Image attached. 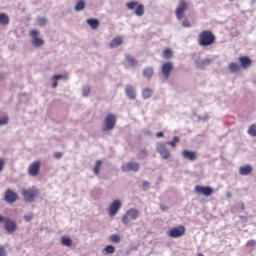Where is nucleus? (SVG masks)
Listing matches in <instances>:
<instances>
[{"mask_svg": "<svg viewBox=\"0 0 256 256\" xmlns=\"http://www.w3.org/2000/svg\"><path fill=\"white\" fill-rule=\"evenodd\" d=\"M143 76L146 77V79H151V77H153V68H145L143 70Z\"/></svg>", "mask_w": 256, "mask_h": 256, "instance_id": "26", "label": "nucleus"}, {"mask_svg": "<svg viewBox=\"0 0 256 256\" xmlns=\"http://www.w3.org/2000/svg\"><path fill=\"white\" fill-rule=\"evenodd\" d=\"M30 37L32 38V44L34 47H43V45H45V41L39 37L38 30H32L30 32Z\"/></svg>", "mask_w": 256, "mask_h": 256, "instance_id": "8", "label": "nucleus"}, {"mask_svg": "<svg viewBox=\"0 0 256 256\" xmlns=\"http://www.w3.org/2000/svg\"><path fill=\"white\" fill-rule=\"evenodd\" d=\"M161 209H162V211H165V207L162 206Z\"/></svg>", "mask_w": 256, "mask_h": 256, "instance_id": "52", "label": "nucleus"}, {"mask_svg": "<svg viewBox=\"0 0 256 256\" xmlns=\"http://www.w3.org/2000/svg\"><path fill=\"white\" fill-rule=\"evenodd\" d=\"M179 137L175 136L172 141H167L166 145H170V147H177V143H179Z\"/></svg>", "mask_w": 256, "mask_h": 256, "instance_id": "32", "label": "nucleus"}, {"mask_svg": "<svg viewBox=\"0 0 256 256\" xmlns=\"http://www.w3.org/2000/svg\"><path fill=\"white\" fill-rule=\"evenodd\" d=\"M8 122H9V118L7 116L0 118V125H7Z\"/></svg>", "mask_w": 256, "mask_h": 256, "instance_id": "37", "label": "nucleus"}, {"mask_svg": "<svg viewBox=\"0 0 256 256\" xmlns=\"http://www.w3.org/2000/svg\"><path fill=\"white\" fill-rule=\"evenodd\" d=\"M3 167H5V160L0 158V171H3Z\"/></svg>", "mask_w": 256, "mask_h": 256, "instance_id": "44", "label": "nucleus"}, {"mask_svg": "<svg viewBox=\"0 0 256 256\" xmlns=\"http://www.w3.org/2000/svg\"><path fill=\"white\" fill-rule=\"evenodd\" d=\"M139 218V210L135 208H130L123 216L122 223L123 225H129L131 221H135V219Z\"/></svg>", "mask_w": 256, "mask_h": 256, "instance_id": "3", "label": "nucleus"}, {"mask_svg": "<svg viewBox=\"0 0 256 256\" xmlns=\"http://www.w3.org/2000/svg\"><path fill=\"white\" fill-rule=\"evenodd\" d=\"M125 93L127 95V97H129V99H135V89L133 88V86H126L125 88Z\"/></svg>", "mask_w": 256, "mask_h": 256, "instance_id": "22", "label": "nucleus"}, {"mask_svg": "<svg viewBox=\"0 0 256 256\" xmlns=\"http://www.w3.org/2000/svg\"><path fill=\"white\" fill-rule=\"evenodd\" d=\"M37 22L40 27L47 25V19L45 17L38 18Z\"/></svg>", "mask_w": 256, "mask_h": 256, "instance_id": "36", "label": "nucleus"}, {"mask_svg": "<svg viewBox=\"0 0 256 256\" xmlns=\"http://www.w3.org/2000/svg\"><path fill=\"white\" fill-rule=\"evenodd\" d=\"M87 23L89 26H91V29H97V27H99V20L97 19H88Z\"/></svg>", "mask_w": 256, "mask_h": 256, "instance_id": "25", "label": "nucleus"}, {"mask_svg": "<svg viewBox=\"0 0 256 256\" xmlns=\"http://www.w3.org/2000/svg\"><path fill=\"white\" fill-rule=\"evenodd\" d=\"M119 45H123V39L121 37H116L110 42L109 47L110 49H115V47H119Z\"/></svg>", "mask_w": 256, "mask_h": 256, "instance_id": "19", "label": "nucleus"}, {"mask_svg": "<svg viewBox=\"0 0 256 256\" xmlns=\"http://www.w3.org/2000/svg\"><path fill=\"white\" fill-rule=\"evenodd\" d=\"M238 61L240 63V67H242V69H249V67H251L253 61L251 60V58H249V56H240L238 58Z\"/></svg>", "mask_w": 256, "mask_h": 256, "instance_id": "17", "label": "nucleus"}, {"mask_svg": "<svg viewBox=\"0 0 256 256\" xmlns=\"http://www.w3.org/2000/svg\"><path fill=\"white\" fill-rule=\"evenodd\" d=\"M228 69L230 73H239V71H241V65L235 62H231L228 66Z\"/></svg>", "mask_w": 256, "mask_h": 256, "instance_id": "21", "label": "nucleus"}, {"mask_svg": "<svg viewBox=\"0 0 256 256\" xmlns=\"http://www.w3.org/2000/svg\"><path fill=\"white\" fill-rule=\"evenodd\" d=\"M91 93V88L86 87L83 89V96L87 97Z\"/></svg>", "mask_w": 256, "mask_h": 256, "instance_id": "40", "label": "nucleus"}, {"mask_svg": "<svg viewBox=\"0 0 256 256\" xmlns=\"http://www.w3.org/2000/svg\"><path fill=\"white\" fill-rule=\"evenodd\" d=\"M38 196H39V189L35 187L22 190V197L25 203H33V201H35V198H37Z\"/></svg>", "mask_w": 256, "mask_h": 256, "instance_id": "2", "label": "nucleus"}, {"mask_svg": "<svg viewBox=\"0 0 256 256\" xmlns=\"http://www.w3.org/2000/svg\"><path fill=\"white\" fill-rule=\"evenodd\" d=\"M102 253L104 255H111L115 253V247L113 245H108L102 250Z\"/></svg>", "mask_w": 256, "mask_h": 256, "instance_id": "23", "label": "nucleus"}, {"mask_svg": "<svg viewBox=\"0 0 256 256\" xmlns=\"http://www.w3.org/2000/svg\"><path fill=\"white\" fill-rule=\"evenodd\" d=\"M4 227L7 231V233H15L17 231V223L10 218L6 217V220L4 222Z\"/></svg>", "mask_w": 256, "mask_h": 256, "instance_id": "15", "label": "nucleus"}, {"mask_svg": "<svg viewBox=\"0 0 256 256\" xmlns=\"http://www.w3.org/2000/svg\"><path fill=\"white\" fill-rule=\"evenodd\" d=\"M138 157L139 159H145V157H147V151L145 150L140 151L138 154Z\"/></svg>", "mask_w": 256, "mask_h": 256, "instance_id": "38", "label": "nucleus"}, {"mask_svg": "<svg viewBox=\"0 0 256 256\" xmlns=\"http://www.w3.org/2000/svg\"><path fill=\"white\" fill-rule=\"evenodd\" d=\"M149 187V182L145 181L143 182V188L147 189Z\"/></svg>", "mask_w": 256, "mask_h": 256, "instance_id": "48", "label": "nucleus"}, {"mask_svg": "<svg viewBox=\"0 0 256 256\" xmlns=\"http://www.w3.org/2000/svg\"><path fill=\"white\" fill-rule=\"evenodd\" d=\"M240 175H251L253 173V168L250 165L242 166L239 169Z\"/></svg>", "mask_w": 256, "mask_h": 256, "instance_id": "20", "label": "nucleus"}, {"mask_svg": "<svg viewBox=\"0 0 256 256\" xmlns=\"http://www.w3.org/2000/svg\"><path fill=\"white\" fill-rule=\"evenodd\" d=\"M101 165H103V161L97 160L93 169L95 175H99V171L101 170Z\"/></svg>", "mask_w": 256, "mask_h": 256, "instance_id": "29", "label": "nucleus"}, {"mask_svg": "<svg viewBox=\"0 0 256 256\" xmlns=\"http://www.w3.org/2000/svg\"><path fill=\"white\" fill-rule=\"evenodd\" d=\"M40 170H41V162L35 161L29 165L28 175H30V177H37V175H39Z\"/></svg>", "mask_w": 256, "mask_h": 256, "instance_id": "10", "label": "nucleus"}, {"mask_svg": "<svg viewBox=\"0 0 256 256\" xmlns=\"http://www.w3.org/2000/svg\"><path fill=\"white\" fill-rule=\"evenodd\" d=\"M0 256H7V251L4 246H0Z\"/></svg>", "mask_w": 256, "mask_h": 256, "instance_id": "41", "label": "nucleus"}, {"mask_svg": "<svg viewBox=\"0 0 256 256\" xmlns=\"http://www.w3.org/2000/svg\"><path fill=\"white\" fill-rule=\"evenodd\" d=\"M59 84L57 83V81H55L53 84H52V87L53 89H55Z\"/></svg>", "mask_w": 256, "mask_h": 256, "instance_id": "51", "label": "nucleus"}, {"mask_svg": "<svg viewBox=\"0 0 256 256\" xmlns=\"http://www.w3.org/2000/svg\"><path fill=\"white\" fill-rule=\"evenodd\" d=\"M139 163L137 162H128L127 164L122 165V171L127 173V171H134V173H137L139 171Z\"/></svg>", "mask_w": 256, "mask_h": 256, "instance_id": "16", "label": "nucleus"}, {"mask_svg": "<svg viewBox=\"0 0 256 256\" xmlns=\"http://www.w3.org/2000/svg\"><path fill=\"white\" fill-rule=\"evenodd\" d=\"M121 207H122L121 200H114L110 204V207L108 209V213L110 217H115V215L119 213V210L121 209Z\"/></svg>", "mask_w": 256, "mask_h": 256, "instance_id": "12", "label": "nucleus"}, {"mask_svg": "<svg viewBox=\"0 0 256 256\" xmlns=\"http://www.w3.org/2000/svg\"><path fill=\"white\" fill-rule=\"evenodd\" d=\"M24 219H25V221H31V219H33V213L25 215Z\"/></svg>", "mask_w": 256, "mask_h": 256, "instance_id": "42", "label": "nucleus"}, {"mask_svg": "<svg viewBox=\"0 0 256 256\" xmlns=\"http://www.w3.org/2000/svg\"><path fill=\"white\" fill-rule=\"evenodd\" d=\"M182 25H183V27H191V22H189V20H184L182 22Z\"/></svg>", "mask_w": 256, "mask_h": 256, "instance_id": "43", "label": "nucleus"}, {"mask_svg": "<svg viewBox=\"0 0 256 256\" xmlns=\"http://www.w3.org/2000/svg\"><path fill=\"white\" fill-rule=\"evenodd\" d=\"M248 134L251 135V137H256V125L252 124L248 129Z\"/></svg>", "mask_w": 256, "mask_h": 256, "instance_id": "34", "label": "nucleus"}, {"mask_svg": "<svg viewBox=\"0 0 256 256\" xmlns=\"http://www.w3.org/2000/svg\"><path fill=\"white\" fill-rule=\"evenodd\" d=\"M19 199V194L13 192L11 189H7L4 196L6 203H15Z\"/></svg>", "mask_w": 256, "mask_h": 256, "instance_id": "14", "label": "nucleus"}, {"mask_svg": "<svg viewBox=\"0 0 256 256\" xmlns=\"http://www.w3.org/2000/svg\"><path fill=\"white\" fill-rule=\"evenodd\" d=\"M0 81H1V76H0Z\"/></svg>", "mask_w": 256, "mask_h": 256, "instance_id": "55", "label": "nucleus"}, {"mask_svg": "<svg viewBox=\"0 0 256 256\" xmlns=\"http://www.w3.org/2000/svg\"><path fill=\"white\" fill-rule=\"evenodd\" d=\"M198 256H204L203 254H199Z\"/></svg>", "mask_w": 256, "mask_h": 256, "instance_id": "53", "label": "nucleus"}, {"mask_svg": "<svg viewBox=\"0 0 256 256\" xmlns=\"http://www.w3.org/2000/svg\"><path fill=\"white\" fill-rule=\"evenodd\" d=\"M195 192L198 193V195H205V197H210V195H213V188L209 186L196 185Z\"/></svg>", "mask_w": 256, "mask_h": 256, "instance_id": "11", "label": "nucleus"}, {"mask_svg": "<svg viewBox=\"0 0 256 256\" xmlns=\"http://www.w3.org/2000/svg\"><path fill=\"white\" fill-rule=\"evenodd\" d=\"M216 41L217 37H215V34L210 30H203L198 35V45L200 47H211V45H215Z\"/></svg>", "mask_w": 256, "mask_h": 256, "instance_id": "1", "label": "nucleus"}, {"mask_svg": "<svg viewBox=\"0 0 256 256\" xmlns=\"http://www.w3.org/2000/svg\"><path fill=\"white\" fill-rule=\"evenodd\" d=\"M54 157H55V159H61V157H63V153L56 152V153H54Z\"/></svg>", "mask_w": 256, "mask_h": 256, "instance_id": "45", "label": "nucleus"}, {"mask_svg": "<svg viewBox=\"0 0 256 256\" xmlns=\"http://www.w3.org/2000/svg\"><path fill=\"white\" fill-rule=\"evenodd\" d=\"M153 95V90L146 88L142 91L143 99H149Z\"/></svg>", "mask_w": 256, "mask_h": 256, "instance_id": "28", "label": "nucleus"}, {"mask_svg": "<svg viewBox=\"0 0 256 256\" xmlns=\"http://www.w3.org/2000/svg\"><path fill=\"white\" fill-rule=\"evenodd\" d=\"M256 241L255 240H248L246 242V247H255Z\"/></svg>", "mask_w": 256, "mask_h": 256, "instance_id": "39", "label": "nucleus"}, {"mask_svg": "<svg viewBox=\"0 0 256 256\" xmlns=\"http://www.w3.org/2000/svg\"><path fill=\"white\" fill-rule=\"evenodd\" d=\"M187 9H189V4L185 0H180L175 11L176 17L179 21L185 17V11H187Z\"/></svg>", "mask_w": 256, "mask_h": 256, "instance_id": "6", "label": "nucleus"}, {"mask_svg": "<svg viewBox=\"0 0 256 256\" xmlns=\"http://www.w3.org/2000/svg\"><path fill=\"white\" fill-rule=\"evenodd\" d=\"M7 217H3L0 215V223H5Z\"/></svg>", "mask_w": 256, "mask_h": 256, "instance_id": "49", "label": "nucleus"}, {"mask_svg": "<svg viewBox=\"0 0 256 256\" xmlns=\"http://www.w3.org/2000/svg\"><path fill=\"white\" fill-rule=\"evenodd\" d=\"M163 136H164L163 132H158V133L156 134V137H163Z\"/></svg>", "mask_w": 256, "mask_h": 256, "instance_id": "50", "label": "nucleus"}, {"mask_svg": "<svg viewBox=\"0 0 256 256\" xmlns=\"http://www.w3.org/2000/svg\"><path fill=\"white\" fill-rule=\"evenodd\" d=\"M53 79H54V81H59V79H63V75H60V74L55 75V76L53 77Z\"/></svg>", "mask_w": 256, "mask_h": 256, "instance_id": "46", "label": "nucleus"}, {"mask_svg": "<svg viewBox=\"0 0 256 256\" xmlns=\"http://www.w3.org/2000/svg\"><path fill=\"white\" fill-rule=\"evenodd\" d=\"M126 7L130 11H133V9L136 8L135 15H137V17H143V15H145V6H143V4H139V2H136V1L128 2L126 3Z\"/></svg>", "mask_w": 256, "mask_h": 256, "instance_id": "4", "label": "nucleus"}, {"mask_svg": "<svg viewBox=\"0 0 256 256\" xmlns=\"http://www.w3.org/2000/svg\"><path fill=\"white\" fill-rule=\"evenodd\" d=\"M239 207H240L241 211H245V203L239 202Z\"/></svg>", "mask_w": 256, "mask_h": 256, "instance_id": "47", "label": "nucleus"}, {"mask_svg": "<svg viewBox=\"0 0 256 256\" xmlns=\"http://www.w3.org/2000/svg\"><path fill=\"white\" fill-rule=\"evenodd\" d=\"M173 69V62H166L162 64L161 71L164 75V79H169V77H171V72L173 71Z\"/></svg>", "mask_w": 256, "mask_h": 256, "instance_id": "13", "label": "nucleus"}, {"mask_svg": "<svg viewBox=\"0 0 256 256\" xmlns=\"http://www.w3.org/2000/svg\"><path fill=\"white\" fill-rule=\"evenodd\" d=\"M229 1H235V0H229Z\"/></svg>", "mask_w": 256, "mask_h": 256, "instance_id": "54", "label": "nucleus"}, {"mask_svg": "<svg viewBox=\"0 0 256 256\" xmlns=\"http://www.w3.org/2000/svg\"><path fill=\"white\" fill-rule=\"evenodd\" d=\"M110 241L112 243H119L121 241V237H119L117 234H113L110 236Z\"/></svg>", "mask_w": 256, "mask_h": 256, "instance_id": "35", "label": "nucleus"}, {"mask_svg": "<svg viewBox=\"0 0 256 256\" xmlns=\"http://www.w3.org/2000/svg\"><path fill=\"white\" fill-rule=\"evenodd\" d=\"M0 25H9V16L5 13H0Z\"/></svg>", "mask_w": 256, "mask_h": 256, "instance_id": "24", "label": "nucleus"}, {"mask_svg": "<svg viewBox=\"0 0 256 256\" xmlns=\"http://www.w3.org/2000/svg\"><path fill=\"white\" fill-rule=\"evenodd\" d=\"M163 57L165 59H171V57H173V50L169 48L165 49L163 52Z\"/></svg>", "mask_w": 256, "mask_h": 256, "instance_id": "31", "label": "nucleus"}, {"mask_svg": "<svg viewBox=\"0 0 256 256\" xmlns=\"http://www.w3.org/2000/svg\"><path fill=\"white\" fill-rule=\"evenodd\" d=\"M126 61L130 67H135V65H137V60H135V58L129 54H126Z\"/></svg>", "mask_w": 256, "mask_h": 256, "instance_id": "27", "label": "nucleus"}, {"mask_svg": "<svg viewBox=\"0 0 256 256\" xmlns=\"http://www.w3.org/2000/svg\"><path fill=\"white\" fill-rule=\"evenodd\" d=\"M182 157L184 159H188V161H195V159H197V152L190 151V150H184L182 152Z\"/></svg>", "mask_w": 256, "mask_h": 256, "instance_id": "18", "label": "nucleus"}, {"mask_svg": "<svg viewBox=\"0 0 256 256\" xmlns=\"http://www.w3.org/2000/svg\"><path fill=\"white\" fill-rule=\"evenodd\" d=\"M157 151L162 159H169L171 157V151H169V148L163 142L158 143Z\"/></svg>", "mask_w": 256, "mask_h": 256, "instance_id": "9", "label": "nucleus"}, {"mask_svg": "<svg viewBox=\"0 0 256 256\" xmlns=\"http://www.w3.org/2000/svg\"><path fill=\"white\" fill-rule=\"evenodd\" d=\"M117 123V117L114 114H108L104 121V126L102 131H111V129H115V124Z\"/></svg>", "mask_w": 256, "mask_h": 256, "instance_id": "5", "label": "nucleus"}, {"mask_svg": "<svg viewBox=\"0 0 256 256\" xmlns=\"http://www.w3.org/2000/svg\"><path fill=\"white\" fill-rule=\"evenodd\" d=\"M186 228L183 225H180L178 227L171 228L168 232V236L172 237V239H179V237H183L186 232Z\"/></svg>", "mask_w": 256, "mask_h": 256, "instance_id": "7", "label": "nucleus"}, {"mask_svg": "<svg viewBox=\"0 0 256 256\" xmlns=\"http://www.w3.org/2000/svg\"><path fill=\"white\" fill-rule=\"evenodd\" d=\"M61 243L65 247H71V245H73V242L71 241V238H67V237H62L61 238Z\"/></svg>", "mask_w": 256, "mask_h": 256, "instance_id": "30", "label": "nucleus"}, {"mask_svg": "<svg viewBox=\"0 0 256 256\" xmlns=\"http://www.w3.org/2000/svg\"><path fill=\"white\" fill-rule=\"evenodd\" d=\"M75 9L77 11H83V9H85V2L83 0H80L76 6H75Z\"/></svg>", "mask_w": 256, "mask_h": 256, "instance_id": "33", "label": "nucleus"}]
</instances>
